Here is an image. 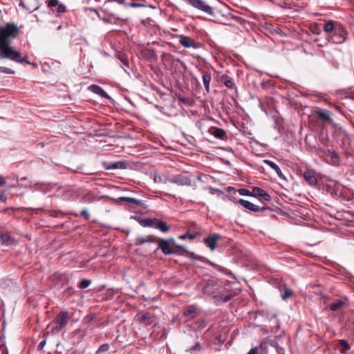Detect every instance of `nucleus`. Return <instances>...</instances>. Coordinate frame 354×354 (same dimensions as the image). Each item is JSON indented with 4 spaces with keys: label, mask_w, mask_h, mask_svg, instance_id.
I'll use <instances>...</instances> for the list:
<instances>
[{
    "label": "nucleus",
    "mask_w": 354,
    "mask_h": 354,
    "mask_svg": "<svg viewBox=\"0 0 354 354\" xmlns=\"http://www.w3.org/2000/svg\"><path fill=\"white\" fill-rule=\"evenodd\" d=\"M21 33L20 27L14 22H7L0 24V48L11 44Z\"/></svg>",
    "instance_id": "nucleus-1"
},
{
    "label": "nucleus",
    "mask_w": 354,
    "mask_h": 354,
    "mask_svg": "<svg viewBox=\"0 0 354 354\" xmlns=\"http://www.w3.org/2000/svg\"><path fill=\"white\" fill-rule=\"evenodd\" d=\"M158 248L160 249L165 255L177 254H178V250H180L185 253V250H187L183 245H177L173 238L160 239Z\"/></svg>",
    "instance_id": "nucleus-2"
},
{
    "label": "nucleus",
    "mask_w": 354,
    "mask_h": 354,
    "mask_svg": "<svg viewBox=\"0 0 354 354\" xmlns=\"http://www.w3.org/2000/svg\"><path fill=\"white\" fill-rule=\"evenodd\" d=\"M333 32L331 35L327 37L328 41L335 44H343L347 35V31L345 27L341 24H337L335 30Z\"/></svg>",
    "instance_id": "nucleus-3"
},
{
    "label": "nucleus",
    "mask_w": 354,
    "mask_h": 354,
    "mask_svg": "<svg viewBox=\"0 0 354 354\" xmlns=\"http://www.w3.org/2000/svg\"><path fill=\"white\" fill-rule=\"evenodd\" d=\"M21 58V53L11 44L0 48V59H9L17 63Z\"/></svg>",
    "instance_id": "nucleus-4"
},
{
    "label": "nucleus",
    "mask_w": 354,
    "mask_h": 354,
    "mask_svg": "<svg viewBox=\"0 0 354 354\" xmlns=\"http://www.w3.org/2000/svg\"><path fill=\"white\" fill-rule=\"evenodd\" d=\"M47 4L49 8H56L55 10L52 9V12L57 17H59L62 13L66 12V6L62 3H59L58 0H47Z\"/></svg>",
    "instance_id": "nucleus-5"
},
{
    "label": "nucleus",
    "mask_w": 354,
    "mask_h": 354,
    "mask_svg": "<svg viewBox=\"0 0 354 354\" xmlns=\"http://www.w3.org/2000/svg\"><path fill=\"white\" fill-rule=\"evenodd\" d=\"M102 164L103 167L106 170L124 169L127 168V161L124 160L116 162L103 161Z\"/></svg>",
    "instance_id": "nucleus-6"
},
{
    "label": "nucleus",
    "mask_w": 354,
    "mask_h": 354,
    "mask_svg": "<svg viewBox=\"0 0 354 354\" xmlns=\"http://www.w3.org/2000/svg\"><path fill=\"white\" fill-rule=\"evenodd\" d=\"M179 43L185 48L196 49L201 47V43L196 42L194 39L184 35L180 37Z\"/></svg>",
    "instance_id": "nucleus-7"
},
{
    "label": "nucleus",
    "mask_w": 354,
    "mask_h": 354,
    "mask_svg": "<svg viewBox=\"0 0 354 354\" xmlns=\"http://www.w3.org/2000/svg\"><path fill=\"white\" fill-rule=\"evenodd\" d=\"M237 203L242 205L244 208L254 212H263L268 209L267 206L260 207L257 205L253 204L252 203L244 200V199H239Z\"/></svg>",
    "instance_id": "nucleus-8"
},
{
    "label": "nucleus",
    "mask_w": 354,
    "mask_h": 354,
    "mask_svg": "<svg viewBox=\"0 0 354 354\" xmlns=\"http://www.w3.org/2000/svg\"><path fill=\"white\" fill-rule=\"evenodd\" d=\"M218 290V285L213 280H208L205 286L203 288L204 295L216 297Z\"/></svg>",
    "instance_id": "nucleus-9"
},
{
    "label": "nucleus",
    "mask_w": 354,
    "mask_h": 354,
    "mask_svg": "<svg viewBox=\"0 0 354 354\" xmlns=\"http://www.w3.org/2000/svg\"><path fill=\"white\" fill-rule=\"evenodd\" d=\"M335 136L341 142L342 147H344L349 145L350 138L348 134L342 127H339L336 129Z\"/></svg>",
    "instance_id": "nucleus-10"
},
{
    "label": "nucleus",
    "mask_w": 354,
    "mask_h": 354,
    "mask_svg": "<svg viewBox=\"0 0 354 354\" xmlns=\"http://www.w3.org/2000/svg\"><path fill=\"white\" fill-rule=\"evenodd\" d=\"M221 239V236L217 233L210 234L207 237L204 239L203 243L208 247L212 251H214L216 247L217 241Z\"/></svg>",
    "instance_id": "nucleus-11"
},
{
    "label": "nucleus",
    "mask_w": 354,
    "mask_h": 354,
    "mask_svg": "<svg viewBox=\"0 0 354 354\" xmlns=\"http://www.w3.org/2000/svg\"><path fill=\"white\" fill-rule=\"evenodd\" d=\"M136 321L145 326H149L153 322V317L149 313L140 312L136 316Z\"/></svg>",
    "instance_id": "nucleus-12"
},
{
    "label": "nucleus",
    "mask_w": 354,
    "mask_h": 354,
    "mask_svg": "<svg viewBox=\"0 0 354 354\" xmlns=\"http://www.w3.org/2000/svg\"><path fill=\"white\" fill-rule=\"evenodd\" d=\"M252 197H259L260 201H271L270 195L264 189L259 187H254L252 190Z\"/></svg>",
    "instance_id": "nucleus-13"
},
{
    "label": "nucleus",
    "mask_w": 354,
    "mask_h": 354,
    "mask_svg": "<svg viewBox=\"0 0 354 354\" xmlns=\"http://www.w3.org/2000/svg\"><path fill=\"white\" fill-rule=\"evenodd\" d=\"M19 6L32 12L39 9L38 0H21Z\"/></svg>",
    "instance_id": "nucleus-14"
},
{
    "label": "nucleus",
    "mask_w": 354,
    "mask_h": 354,
    "mask_svg": "<svg viewBox=\"0 0 354 354\" xmlns=\"http://www.w3.org/2000/svg\"><path fill=\"white\" fill-rule=\"evenodd\" d=\"M199 311L194 306H189L183 312V317L186 322L191 321L198 317Z\"/></svg>",
    "instance_id": "nucleus-15"
},
{
    "label": "nucleus",
    "mask_w": 354,
    "mask_h": 354,
    "mask_svg": "<svg viewBox=\"0 0 354 354\" xmlns=\"http://www.w3.org/2000/svg\"><path fill=\"white\" fill-rule=\"evenodd\" d=\"M69 319L70 317L68 312L66 310H62L54 319V324H57L61 326L64 327L68 324Z\"/></svg>",
    "instance_id": "nucleus-16"
},
{
    "label": "nucleus",
    "mask_w": 354,
    "mask_h": 354,
    "mask_svg": "<svg viewBox=\"0 0 354 354\" xmlns=\"http://www.w3.org/2000/svg\"><path fill=\"white\" fill-rule=\"evenodd\" d=\"M169 182L176 184L178 185H188L192 184L191 180L189 177L185 176L178 175L169 179Z\"/></svg>",
    "instance_id": "nucleus-17"
},
{
    "label": "nucleus",
    "mask_w": 354,
    "mask_h": 354,
    "mask_svg": "<svg viewBox=\"0 0 354 354\" xmlns=\"http://www.w3.org/2000/svg\"><path fill=\"white\" fill-rule=\"evenodd\" d=\"M303 177L305 180L311 186H315L317 184V179L315 172L313 170L307 169L304 171Z\"/></svg>",
    "instance_id": "nucleus-18"
},
{
    "label": "nucleus",
    "mask_w": 354,
    "mask_h": 354,
    "mask_svg": "<svg viewBox=\"0 0 354 354\" xmlns=\"http://www.w3.org/2000/svg\"><path fill=\"white\" fill-rule=\"evenodd\" d=\"M88 90L100 95L102 98L112 100V98L107 94V93L100 86L97 84H91L88 86Z\"/></svg>",
    "instance_id": "nucleus-19"
},
{
    "label": "nucleus",
    "mask_w": 354,
    "mask_h": 354,
    "mask_svg": "<svg viewBox=\"0 0 354 354\" xmlns=\"http://www.w3.org/2000/svg\"><path fill=\"white\" fill-rule=\"evenodd\" d=\"M160 239L154 236V235H149L146 237H138L136 239L135 245H143L145 243H155L157 241H159Z\"/></svg>",
    "instance_id": "nucleus-20"
},
{
    "label": "nucleus",
    "mask_w": 354,
    "mask_h": 354,
    "mask_svg": "<svg viewBox=\"0 0 354 354\" xmlns=\"http://www.w3.org/2000/svg\"><path fill=\"white\" fill-rule=\"evenodd\" d=\"M317 117L319 120L324 122L330 123L332 119L330 118V112L328 110H321L317 112Z\"/></svg>",
    "instance_id": "nucleus-21"
},
{
    "label": "nucleus",
    "mask_w": 354,
    "mask_h": 354,
    "mask_svg": "<svg viewBox=\"0 0 354 354\" xmlns=\"http://www.w3.org/2000/svg\"><path fill=\"white\" fill-rule=\"evenodd\" d=\"M66 279V276L59 272L54 273L51 276V280L53 282H54L55 286H62Z\"/></svg>",
    "instance_id": "nucleus-22"
},
{
    "label": "nucleus",
    "mask_w": 354,
    "mask_h": 354,
    "mask_svg": "<svg viewBox=\"0 0 354 354\" xmlns=\"http://www.w3.org/2000/svg\"><path fill=\"white\" fill-rule=\"evenodd\" d=\"M203 261L204 262H206L207 263H209L211 266H212L214 269H216V270H218V272H221L222 273H223L224 274H226V275H232V273L230 270H228L227 269L225 268L224 267L221 266H219V265H217L216 263L211 261H209L205 258H203Z\"/></svg>",
    "instance_id": "nucleus-23"
},
{
    "label": "nucleus",
    "mask_w": 354,
    "mask_h": 354,
    "mask_svg": "<svg viewBox=\"0 0 354 354\" xmlns=\"http://www.w3.org/2000/svg\"><path fill=\"white\" fill-rule=\"evenodd\" d=\"M0 243L6 245H12L15 243V239L8 233L0 231Z\"/></svg>",
    "instance_id": "nucleus-24"
},
{
    "label": "nucleus",
    "mask_w": 354,
    "mask_h": 354,
    "mask_svg": "<svg viewBox=\"0 0 354 354\" xmlns=\"http://www.w3.org/2000/svg\"><path fill=\"white\" fill-rule=\"evenodd\" d=\"M267 343L262 342L259 346L251 348L247 354H266Z\"/></svg>",
    "instance_id": "nucleus-25"
},
{
    "label": "nucleus",
    "mask_w": 354,
    "mask_h": 354,
    "mask_svg": "<svg viewBox=\"0 0 354 354\" xmlns=\"http://www.w3.org/2000/svg\"><path fill=\"white\" fill-rule=\"evenodd\" d=\"M263 162L265 164L269 165L271 168H272L276 171V173L277 174V176H279V178L283 179V180L286 179L280 167L275 162H272V160H267V159L264 160Z\"/></svg>",
    "instance_id": "nucleus-26"
},
{
    "label": "nucleus",
    "mask_w": 354,
    "mask_h": 354,
    "mask_svg": "<svg viewBox=\"0 0 354 354\" xmlns=\"http://www.w3.org/2000/svg\"><path fill=\"white\" fill-rule=\"evenodd\" d=\"M221 81L223 84L230 89H235L236 91V87L233 81V79L229 77L227 75H223L221 77Z\"/></svg>",
    "instance_id": "nucleus-27"
},
{
    "label": "nucleus",
    "mask_w": 354,
    "mask_h": 354,
    "mask_svg": "<svg viewBox=\"0 0 354 354\" xmlns=\"http://www.w3.org/2000/svg\"><path fill=\"white\" fill-rule=\"evenodd\" d=\"M118 202H125L135 206H140L142 205V201L131 197H120L118 199Z\"/></svg>",
    "instance_id": "nucleus-28"
},
{
    "label": "nucleus",
    "mask_w": 354,
    "mask_h": 354,
    "mask_svg": "<svg viewBox=\"0 0 354 354\" xmlns=\"http://www.w3.org/2000/svg\"><path fill=\"white\" fill-rule=\"evenodd\" d=\"M153 227L159 230L160 231L164 233L167 232L170 229V226L168 225L166 222L158 220L157 218H156V222Z\"/></svg>",
    "instance_id": "nucleus-29"
},
{
    "label": "nucleus",
    "mask_w": 354,
    "mask_h": 354,
    "mask_svg": "<svg viewBox=\"0 0 354 354\" xmlns=\"http://www.w3.org/2000/svg\"><path fill=\"white\" fill-rule=\"evenodd\" d=\"M345 305L346 301L344 299H337L329 305V309L335 312L342 308Z\"/></svg>",
    "instance_id": "nucleus-30"
},
{
    "label": "nucleus",
    "mask_w": 354,
    "mask_h": 354,
    "mask_svg": "<svg viewBox=\"0 0 354 354\" xmlns=\"http://www.w3.org/2000/svg\"><path fill=\"white\" fill-rule=\"evenodd\" d=\"M201 233L199 231H196L193 233H191L190 228H189L188 230L187 231V232L184 234L180 235L178 236V239H181V240H185L188 238L190 240H194L198 236H201Z\"/></svg>",
    "instance_id": "nucleus-31"
},
{
    "label": "nucleus",
    "mask_w": 354,
    "mask_h": 354,
    "mask_svg": "<svg viewBox=\"0 0 354 354\" xmlns=\"http://www.w3.org/2000/svg\"><path fill=\"white\" fill-rule=\"evenodd\" d=\"M211 134L218 139L224 140L227 138L225 131L223 129L218 127L214 128L211 131Z\"/></svg>",
    "instance_id": "nucleus-32"
},
{
    "label": "nucleus",
    "mask_w": 354,
    "mask_h": 354,
    "mask_svg": "<svg viewBox=\"0 0 354 354\" xmlns=\"http://www.w3.org/2000/svg\"><path fill=\"white\" fill-rule=\"evenodd\" d=\"M212 80V75L210 72H203V82L205 86V90L207 93L209 92V83Z\"/></svg>",
    "instance_id": "nucleus-33"
},
{
    "label": "nucleus",
    "mask_w": 354,
    "mask_h": 354,
    "mask_svg": "<svg viewBox=\"0 0 354 354\" xmlns=\"http://www.w3.org/2000/svg\"><path fill=\"white\" fill-rule=\"evenodd\" d=\"M337 24L338 23H335L333 21H328L324 24V30L327 33L330 32L332 31H335L337 27Z\"/></svg>",
    "instance_id": "nucleus-34"
},
{
    "label": "nucleus",
    "mask_w": 354,
    "mask_h": 354,
    "mask_svg": "<svg viewBox=\"0 0 354 354\" xmlns=\"http://www.w3.org/2000/svg\"><path fill=\"white\" fill-rule=\"evenodd\" d=\"M156 222V218H143L140 222V225L145 227H153Z\"/></svg>",
    "instance_id": "nucleus-35"
},
{
    "label": "nucleus",
    "mask_w": 354,
    "mask_h": 354,
    "mask_svg": "<svg viewBox=\"0 0 354 354\" xmlns=\"http://www.w3.org/2000/svg\"><path fill=\"white\" fill-rule=\"evenodd\" d=\"M96 199H97V196L92 192H88V193L84 194L82 198V201L84 203H89L93 202Z\"/></svg>",
    "instance_id": "nucleus-36"
},
{
    "label": "nucleus",
    "mask_w": 354,
    "mask_h": 354,
    "mask_svg": "<svg viewBox=\"0 0 354 354\" xmlns=\"http://www.w3.org/2000/svg\"><path fill=\"white\" fill-rule=\"evenodd\" d=\"M339 345L341 346L339 350L341 353L345 354L350 349V345L345 339H340L339 341Z\"/></svg>",
    "instance_id": "nucleus-37"
},
{
    "label": "nucleus",
    "mask_w": 354,
    "mask_h": 354,
    "mask_svg": "<svg viewBox=\"0 0 354 354\" xmlns=\"http://www.w3.org/2000/svg\"><path fill=\"white\" fill-rule=\"evenodd\" d=\"M330 163L334 166H337L339 165V156L337 153L334 151L330 156Z\"/></svg>",
    "instance_id": "nucleus-38"
},
{
    "label": "nucleus",
    "mask_w": 354,
    "mask_h": 354,
    "mask_svg": "<svg viewBox=\"0 0 354 354\" xmlns=\"http://www.w3.org/2000/svg\"><path fill=\"white\" fill-rule=\"evenodd\" d=\"M110 349V344L108 343L102 344L96 351L95 354H104L108 352Z\"/></svg>",
    "instance_id": "nucleus-39"
},
{
    "label": "nucleus",
    "mask_w": 354,
    "mask_h": 354,
    "mask_svg": "<svg viewBox=\"0 0 354 354\" xmlns=\"http://www.w3.org/2000/svg\"><path fill=\"white\" fill-rule=\"evenodd\" d=\"M70 214L73 215L76 217L79 216H84L86 221H88L90 219V214L86 209H84L83 210H82L80 214L71 212Z\"/></svg>",
    "instance_id": "nucleus-40"
},
{
    "label": "nucleus",
    "mask_w": 354,
    "mask_h": 354,
    "mask_svg": "<svg viewBox=\"0 0 354 354\" xmlns=\"http://www.w3.org/2000/svg\"><path fill=\"white\" fill-rule=\"evenodd\" d=\"M118 58L120 60V62L126 66L129 67V62L128 57L124 53H118Z\"/></svg>",
    "instance_id": "nucleus-41"
},
{
    "label": "nucleus",
    "mask_w": 354,
    "mask_h": 354,
    "mask_svg": "<svg viewBox=\"0 0 354 354\" xmlns=\"http://www.w3.org/2000/svg\"><path fill=\"white\" fill-rule=\"evenodd\" d=\"M48 327H51V333L53 334L59 333L63 328L59 324H54V320L48 325Z\"/></svg>",
    "instance_id": "nucleus-42"
},
{
    "label": "nucleus",
    "mask_w": 354,
    "mask_h": 354,
    "mask_svg": "<svg viewBox=\"0 0 354 354\" xmlns=\"http://www.w3.org/2000/svg\"><path fill=\"white\" fill-rule=\"evenodd\" d=\"M201 349H202V346H201L200 342H196L195 343V344L193 346L190 347L189 349H187V351L190 353H194L196 351H201Z\"/></svg>",
    "instance_id": "nucleus-43"
},
{
    "label": "nucleus",
    "mask_w": 354,
    "mask_h": 354,
    "mask_svg": "<svg viewBox=\"0 0 354 354\" xmlns=\"http://www.w3.org/2000/svg\"><path fill=\"white\" fill-rule=\"evenodd\" d=\"M293 291L290 288H285L283 293L281 295V298L286 300L293 295Z\"/></svg>",
    "instance_id": "nucleus-44"
},
{
    "label": "nucleus",
    "mask_w": 354,
    "mask_h": 354,
    "mask_svg": "<svg viewBox=\"0 0 354 354\" xmlns=\"http://www.w3.org/2000/svg\"><path fill=\"white\" fill-rule=\"evenodd\" d=\"M91 283V281L89 279H82L77 285V287L80 289H85L88 288Z\"/></svg>",
    "instance_id": "nucleus-45"
},
{
    "label": "nucleus",
    "mask_w": 354,
    "mask_h": 354,
    "mask_svg": "<svg viewBox=\"0 0 354 354\" xmlns=\"http://www.w3.org/2000/svg\"><path fill=\"white\" fill-rule=\"evenodd\" d=\"M0 73L13 75L15 73V71L10 68L1 66L0 67Z\"/></svg>",
    "instance_id": "nucleus-46"
},
{
    "label": "nucleus",
    "mask_w": 354,
    "mask_h": 354,
    "mask_svg": "<svg viewBox=\"0 0 354 354\" xmlns=\"http://www.w3.org/2000/svg\"><path fill=\"white\" fill-rule=\"evenodd\" d=\"M239 193L242 196H252V192L244 188L239 189Z\"/></svg>",
    "instance_id": "nucleus-47"
},
{
    "label": "nucleus",
    "mask_w": 354,
    "mask_h": 354,
    "mask_svg": "<svg viewBox=\"0 0 354 354\" xmlns=\"http://www.w3.org/2000/svg\"><path fill=\"white\" fill-rule=\"evenodd\" d=\"M154 181L156 183H166L167 181H169V179H167V177L155 176Z\"/></svg>",
    "instance_id": "nucleus-48"
},
{
    "label": "nucleus",
    "mask_w": 354,
    "mask_h": 354,
    "mask_svg": "<svg viewBox=\"0 0 354 354\" xmlns=\"http://www.w3.org/2000/svg\"><path fill=\"white\" fill-rule=\"evenodd\" d=\"M17 63H20V64L26 63V64H30V62L28 61V56L22 57V54L21 53V58H20L19 61L17 62Z\"/></svg>",
    "instance_id": "nucleus-49"
},
{
    "label": "nucleus",
    "mask_w": 354,
    "mask_h": 354,
    "mask_svg": "<svg viewBox=\"0 0 354 354\" xmlns=\"http://www.w3.org/2000/svg\"><path fill=\"white\" fill-rule=\"evenodd\" d=\"M185 253L187 254V256L191 258L192 259H199L198 257H197L196 256V254L192 252H189L187 250H185Z\"/></svg>",
    "instance_id": "nucleus-50"
},
{
    "label": "nucleus",
    "mask_w": 354,
    "mask_h": 354,
    "mask_svg": "<svg viewBox=\"0 0 354 354\" xmlns=\"http://www.w3.org/2000/svg\"><path fill=\"white\" fill-rule=\"evenodd\" d=\"M64 292L65 295H66L68 297H70L74 294L75 290H73V288H68L66 290H65Z\"/></svg>",
    "instance_id": "nucleus-51"
},
{
    "label": "nucleus",
    "mask_w": 354,
    "mask_h": 354,
    "mask_svg": "<svg viewBox=\"0 0 354 354\" xmlns=\"http://www.w3.org/2000/svg\"><path fill=\"white\" fill-rule=\"evenodd\" d=\"M0 354H8V351H6V346L4 344L0 346Z\"/></svg>",
    "instance_id": "nucleus-52"
},
{
    "label": "nucleus",
    "mask_w": 354,
    "mask_h": 354,
    "mask_svg": "<svg viewBox=\"0 0 354 354\" xmlns=\"http://www.w3.org/2000/svg\"><path fill=\"white\" fill-rule=\"evenodd\" d=\"M7 201V197L5 195V193L4 192H1L0 193V203H4Z\"/></svg>",
    "instance_id": "nucleus-53"
},
{
    "label": "nucleus",
    "mask_w": 354,
    "mask_h": 354,
    "mask_svg": "<svg viewBox=\"0 0 354 354\" xmlns=\"http://www.w3.org/2000/svg\"><path fill=\"white\" fill-rule=\"evenodd\" d=\"M131 218L136 221L140 225V222H141V221H142L143 218L140 216L135 215V216H132Z\"/></svg>",
    "instance_id": "nucleus-54"
},
{
    "label": "nucleus",
    "mask_w": 354,
    "mask_h": 354,
    "mask_svg": "<svg viewBox=\"0 0 354 354\" xmlns=\"http://www.w3.org/2000/svg\"><path fill=\"white\" fill-rule=\"evenodd\" d=\"M46 340H43V341H41V342L39 344V345H38V346H37V349H38L39 351L41 350V349L44 347V346L46 345Z\"/></svg>",
    "instance_id": "nucleus-55"
},
{
    "label": "nucleus",
    "mask_w": 354,
    "mask_h": 354,
    "mask_svg": "<svg viewBox=\"0 0 354 354\" xmlns=\"http://www.w3.org/2000/svg\"><path fill=\"white\" fill-rule=\"evenodd\" d=\"M232 298V295H225L223 299V301L224 302H227L229 301H230Z\"/></svg>",
    "instance_id": "nucleus-56"
},
{
    "label": "nucleus",
    "mask_w": 354,
    "mask_h": 354,
    "mask_svg": "<svg viewBox=\"0 0 354 354\" xmlns=\"http://www.w3.org/2000/svg\"><path fill=\"white\" fill-rule=\"evenodd\" d=\"M129 6H130L131 7H132V8H139V7H142V6H143V5H142V4L138 3H134V2L131 3L129 4Z\"/></svg>",
    "instance_id": "nucleus-57"
},
{
    "label": "nucleus",
    "mask_w": 354,
    "mask_h": 354,
    "mask_svg": "<svg viewBox=\"0 0 354 354\" xmlns=\"http://www.w3.org/2000/svg\"><path fill=\"white\" fill-rule=\"evenodd\" d=\"M335 151H333L331 149H327L324 153L326 156L330 157V156Z\"/></svg>",
    "instance_id": "nucleus-58"
},
{
    "label": "nucleus",
    "mask_w": 354,
    "mask_h": 354,
    "mask_svg": "<svg viewBox=\"0 0 354 354\" xmlns=\"http://www.w3.org/2000/svg\"><path fill=\"white\" fill-rule=\"evenodd\" d=\"M6 183V180L0 175V186H3Z\"/></svg>",
    "instance_id": "nucleus-59"
},
{
    "label": "nucleus",
    "mask_w": 354,
    "mask_h": 354,
    "mask_svg": "<svg viewBox=\"0 0 354 354\" xmlns=\"http://www.w3.org/2000/svg\"><path fill=\"white\" fill-rule=\"evenodd\" d=\"M189 227H194L196 229H198V225L195 222H191Z\"/></svg>",
    "instance_id": "nucleus-60"
},
{
    "label": "nucleus",
    "mask_w": 354,
    "mask_h": 354,
    "mask_svg": "<svg viewBox=\"0 0 354 354\" xmlns=\"http://www.w3.org/2000/svg\"><path fill=\"white\" fill-rule=\"evenodd\" d=\"M334 107L337 111L342 113L341 107L339 106L335 105Z\"/></svg>",
    "instance_id": "nucleus-61"
},
{
    "label": "nucleus",
    "mask_w": 354,
    "mask_h": 354,
    "mask_svg": "<svg viewBox=\"0 0 354 354\" xmlns=\"http://www.w3.org/2000/svg\"><path fill=\"white\" fill-rule=\"evenodd\" d=\"M103 21H105V22H106V23H109V22H110L109 19H106V18H104V19H103Z\"/></svg>",
    "instance_id": "nucleus-62"
},
{
    "label": "nucleus",
    "mask_w": 354,
    "mask_h": 354,
    "mask_svg": "<svg viewBox=\"0 0 354 354\" xmlns=\"http://www.w3.org/2000/svg\"><path fill=\"white\" fill-rule=\"evenodd\" d=\"M278 34H281L282 30L281 29H278V30L276 31Z\"/></svg>",
    "instance_id": "nucleus-63"
},
{
    "label": "nucleus",
    "mask_w": 354,
    "mask_h": 354,
    "mask_svg": "<svg viewBox=\"0 0 354 354\" xmlns=\"http://www.w3.org/2000/svg\"><path fill=\"white\" fill-rule=\"evenodd\" d=\"M155 55H156V53H155V52H153H153L151 53V54L150 55V56H151V57H153V56H155Z\"/></svg>",
    "instance_id": "nucleus-64"
}]
</instances>
